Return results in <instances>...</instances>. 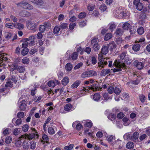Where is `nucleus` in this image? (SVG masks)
<instances>
[{
    "label": "nucleus",
    "mask_w": 150,
    "mask_h": 150,
    "mask_svg": "<svg viewBox=\"0 0 150 150\" xmlns=\"http://www.w3.org/2000/svg\"><path fill=\"white\" fill-rule=\"evenodd\" d=\"M32 130L33 132H34L33 133L29 134L22 135L21 136V138H23V139H27L29 140L32 139L34 138L35 139L38 138V135L35 129V128H32Z\"/></svg>",
    "instance_id": "nucleus-1"
},
{
    "label": "nucleus",
    "mask_w": 150,
    "mask_h": 150,
    "mask_svg": "<svg viewBox=\"0 0 150 150\" xmlns=\"http://www.w3.org/2000/svg\"><path fill=\"white\" fill-rule=\"evenodd\" d=\"M103 55L101 54H98V59L100 61L98 63V67H99L100 69H101L104 67V66L106 65L108 62L107 61L109 58H105L103 59H102Z\"/></svg>",
    "instance_id": "nucleus-2"
},
{
    "label": "nucleus",
    "mask_w": 150,
    "mask_h": 150,
    "mask_svg": "<svg viewBox=\"0 0 150 150\" xmlns=\"http://www.w3.org/2000/svg\"><path fill=\"white\" fill-rule=\"evenodd\" d=\"M113 65H115L117 67V69H114V72L120 71L122 70V68L124 70L126 69V66L125 64L124 63H122L119 62L117 60H116L113 63Z\"/></svg>",
    "instance_id": "nucleus-3"
},
{
    "label": "nucleus",
    "mask_w": 150,
    "mask_h": 150,
    "mask_svg": "<svg viewBox=\"0 0 150 150\" xmlns=\"http://www.w3.org/2000/svg\"><path fill=\"white\" fill-rule=\"evenodd\" d=\"M97 75V74L96 71L91 70L84 72L81 74V77L83 78H85L93 76H95Z\"/></svg>",
    "instance_id": "nucleus-4"
},
{
    "label": "nucleus",
    "mask_w": 150,
    "mask_h": 150,
    "mask_svg": "<svg viewBox=\"0 0 150 150\" xmlns=\"http://www.w3.org/2000/svg\"><path fill=\"white\" fill-rule=\"evenodd\" d=\"M18 4L20 6L25 9L30 10L33 8L32 6L25 1L20 3Z\"/></svg>",
    "instance_id": "nucleus-5"
},
{
    "label": "nucleus",
    "mask_w": 150,
    "mask_h": 150,
    "mask_svg": "<svg viewBox=\"0 0 150 150\" xmlns=\"http://www.w3.org/2000/svg\"><path fill=\"white\" fill-rule=\"evenodd\" d=\"M133 4L135 6L136 8L139 11H141L143 8V4L140 2V0H134Z\"/></svg>",
    "instance_id": "nucleus-6"
},
{
    "label": "nucleus",
    "mask_w": 150,
    "mask_h": 150,
    "mask_svg": "<svg viewBox=\"0 0 150 150\" xmlns=\"http://www.w3.org/2000/svg\"><path fill=\"white\" fill-rule=\"evenodd\" d=\"M6 54H0V67H3V68H4L5 65L3 63V60H7L8 59V58L6 56Z\"/></svg>",
    "instance_id": "nucleus-7"
},
{
    "label": "nucleus",
    "mask_w": 150,
    "mask_h": 150,
    "mask_svg": "<svg viewBox=\"0 0 150 150\" xmlns=\"http://www.w3.org/2000/svg\"><path fill=\"white\" fill-rule=\"evenodd\" d=\"M26 25L28 28L29 29L33 30L36 28L37 25L36 23H35L32 21H28L26 22Z\"/></svg>",
    "instance_id": "nucleus-8"
},
{
    "label": "nucleus",
    "mask_w": 150,
    "mask_h": 150,
    "mask_svg": "<svg viewBox=\"0 0 150 150\" xmlns=\"http://www.w3.org/2000/svg\"><path fill=\"white\" fill-rule=\"evenodd\" d=\"M87 88L88 89L91 90L93 91H100L102 89V88L99 87L97 84H92L91 86H88Z\"/></svg>",
    "instance_id": "nucleus-9"
},
{
    "label": "nucleus",
    "mask_w": 150,
    "mask_h": 150,
    "mask_svg": "<svg viewBox=\"0 0 150 150\" xmlns=\"http://www.w3.org/2000/svg\"><path fill=\"white\" fill-rule=\"evenodd\" d=\"M134 65L139 69H141L144 67V64L141 62L135 61L134 62Z\"/></svg>",
    "instance_id": "nucleus-10"
},
{
    "label": "nucleus",
    "mask_w": 150,
    "mask_h": 150,
    "mask_svg": "<svg viewBox=\"0 0 150 150\" xmlns=\"http://www.w3.org/2000/svg\"><path fill=\"white\" fill-rule=\"evenodd\" d=\"M72 126L74 127H76L77 129L79 130L81 129L82 126L80 123H78L77 122H75L73 123Z\"/></svg>",
    "instance_id": "nucleus-11"
},
{
    "label": "nucleus",
    "mask_w": 150,
    "mask_h": 150,
    "mask_svg": "<svg viewBox=\"0 0 150 150\" xmlns=\"http://www.w3.org/2000/svg\"><path fill=\"white\" fill-rule=\"evenodd\" d=\"M21 104L19 105V108L21 110H25L26 109V105L24 100H23L22 102H20Z\"/></svg>",
    "instance_id": "nucleus-12"
},
{
    "label": "nucleus",
    "mask_w": 150,
    "mask_h": 150,
    "mask_svg": "<svg viewBox=\"0 0 150 150\" xmlns=\"http://www.w3.org/2000/svg\"><path fill=\"white\" fill-rule=\"evenodd\" d=\"M41 142H44L47 143H48L49 139L47 136L45 134H42V135Z\"/></svg>",
    "instance_id": "nucleus-13"
},
{
    "label": "nucleus",
    "mask_w": 150,
    "mask_h": 150,
    "mask_svg": "<svg viewBox=\"0 0 150 150\" xmlns=\"http://www.w3.org/2000/svg\"><path fill=\"white\" fill-rule=\"evenodd\" d=\"M19 15L22 17L29 16L30 13L26 11H23L19 13Z\"/></svg>",
    "instance_id": "nucleus-14"
},
{
    "label": "nucleus",
    "mask_w": 150,
    "mask_h": 150,
    "mask_svg": "<svg viewBox=\"0 0 150 150\" xmlns=\"http://www.w3.org/2000/svg\"><path fill=\"white\" fill-rule=\"evenodd\" d=\"M108 46L111 51L112 50L116 47V45L114 42L110 43Z\"/></svg>",
    "instance_id": "nucleus-15"
},
{
    "label": "nucleus",
    "mask_w": 150,
    "mask_h": 150,
    "mask_svg": "<svg viewBox=\"0 0 150 150\" xmlns=\"http://www.w3.org/2000/svg\"><path fill=\"white\" fill-rule=\"evenodd\" d=\"M81 81L77 80L74 82L71 85V87L72 88H75L78 86L81 83Z\"/></svg>",
    "instance_id": "nucleus-16"
},
{
    "label": "nucleus",
    "mask_w": 150,
    "mask_h": 150,
    "mask_svg": "<svg viewBox=\"0 0 150 150\" xmlns=\"http://www.w3.org/2000/svg\"><path fill=\"white\" fill-rule=\"evenodd\" d=\"M110 72V69H103L100 73V75L105 76L106 74H109Z\"/></svg>",
    "instance_id": "nucleus-17"
},
{
    "label": "nucleus",
    "mask_w": 150,
    "mask_h": 150,
    "mask_svg": "<svg viewBox=\"0 0 150 150\" xmlns=\"http://www.w3.org/2000/svg\"><path fill=\"white\" fill-rule=\"evenodd\" d=\"M108 51V47L107 46H104L101 49V53L103 54H106Z\"/></svg>",
    "instance_id": "nucleus-18"
},
{
    "label": "nucleus",
    "mask_w": 150,
    "mask_h": 150,
    "mask_svg": "<svg viewBox=\"0 0 150 150\" xmlns=\"http://www.w3.org/2000/svg\"><path fill=\"white\" fill-rule=\"evenodd\" d=\"M69 80L67 76L64 77L62 81V84L64 85H66L69 82Z\"/></svg>",
    "instance_id": "nucleus-19"
},
{
    "label": "nucleus",
    "mask_w": 150,
    "mask_h": 150,
    "mask_svg": "<svg viewBox=\"0 0 150 150\" xmlns=\"http://www.w3.org/2000/svg\"><path fill=\"white\" fill-rule=\"evenodd\" d=\"M23 138H21V136L18 138V139L16 140L15 141V144L16 146H21L22 143L21 140L24 139Z\"/></svg>",
    "instance_id": "nucleus-20"
},
{
    "label": "nucleus",
    "mask_w": 150,
    "mask_h": 150,
    "mask_svg": "<svg viewBox=\"0 0 150 150\" xmlns=\"http://www.w3.org/2000/svg\"><path fill=\"white\" fill-rule=\"evenodd\" d=\"M109 29L112 31H113L114 29L116 28V25L114 22H112L109 24Z\"/></svg>",
    "instance_id": "nucleus-21"
},
{
    "label": "nucleus",
    "mask_w": 150,
    "mask_h": 150,
    "mask_svg": "<svg viewBox=\"0 0 150 150\" xmlns=\"http://www.w3.org/2000/svg\"><path fill=\"white\" fill-rule=\"evenodd\" d=\"M140 48V45L138 44H136L133 46L132 48L133 50L137 52L139 50Z\"/></svg>",
    "instance_id": "nucleus-22"
},
{
    "label": "nucleus",
    "mask_w": 150,
    "mask_h": 150,
    "mask_svg": "<svg viewBox=\"0 0 150 150\" xmlns=\"http://www.w3.org/2000/svg\"><path fill=\"white\" fill-rule=\"evenodd\" d=\"M123 30L120 28H118L117 29L115 33L116 35L121 36L123 34Z\"/></svg>",
    "instance_id": "nucleus-23"
},
{
    "label": "nucleus",
    "mask_w": 150,
    "mask_h": 150,
    "mask_svg": "<svg viewBox=\"0 0 150 150\" xmlns=\"http://www.w3.org/2000/svg\"><path fill=\"white\" fill-rule=\"evenodd\" d=\"M29 143L30 142H28L24 141L23 144V149L25 150H28L29 147Z\"/></svg>",
    "instance_id": "nucleus-24"
},
{
    "label": "nucleus",
    "mask_w": 150,
    "mask_h": 150,
    "mask_svg": "<svg viewBox=\"0 0 150 150\" xmlns=\"http://www.w3.org/2000/svg\"><path fill=\"white\" fill-rule=\"evenodd\" d=\"M72 65L69 63L67 64L65 66V69L67 71H70L72 68Z\"/></svg>",
    "instance_id": "nucleus-25"
},
{
    "label": "nucleus",
    "mask_w": 150,
    "mask_h": 150,
    "mask_svg": "<svg viewBox=\"0 0 150 150\" xmlns=\"http://www.w3.org/2000/svg\"><path fill=\"white\" fill-rule=\"evenodd\" d=\"M134 144L132 142H128L126 145V147L127 148L131 149L134 148Z\"/></svg>",
    "instance_id": "nucleus-26"
},
{
    "label": "nucleus",
    "mask_w": 150,
    "mask_h": 150,
    "mask_svg": "<svg viewBox=\"0 0 150 150\" xmlns=\"http://www.w3.org/2000/svg\"><path fill=\"white\" fill-rule=\"evenodd\" d=\"M15 27L19 30H22L24 28L23 25L20 23H15Z\"/></svg>",
    "instance_id": "nucleus-27"
},
{
    "label": "nucleus",
    "mask_w": 150,
    "mask_h": 150,
    "mask_svg": "<svg viewBox=\"0 0 150 150\" xmlns=\"http://www.w3.org/2000/svg\"><path fill=\"white\" fill-rule=\"evenodd\" d=\"M123 124L125 126H127L130 123V121L127 117H125L122 119Z\"/></svg>",
    "instance_id": "nucleus-28"
},
{
    "label": "nucleus",
    "mask_w": 150,
    "mask_h": 150,
    "mask_svg": "<svg viewBox=\"0 0 150 150\" xmlns=\"http://www.w3.org/2000/svg\"><path fill=\"white\" fill-rule=\"evenodd\" d=\"M29 39L30 41V43H29V45H33L34 43V41L35 39V36L34 35L30 36L29 37Z\"/></svg>",
    "instance_id": "nucleus-29"
},
{
    "label": "nucleus",
    "mask_w": 150,
    "mask_h": 150,
    "mask_svg": "<svg viewBox=\"0 0 150 150\" xmlns=\"http://www.w3.org/2000/svg\"><path fill=\"white\" fill-rule=\"evenodd\" d=\"M130 26V24L127 22H125L123 24L122 27L124 30H128Z\"/></svg>",
    "instance_id": "nucleus-30"
},
{
    "label": "nucleus",
    "mask_w": 150,
    "mask_h": 150,
    "mask_svg": "<svg viewBox=\"0 0 150 150\" xmlns=\"http://www.w3.org/2000/svg\"><path fill=\"white\" fill-rule=\"evenodd\" d=\"M15 23H6L5 24V27L11 29H13L14 27H15Z\"/></svg>",
    "instance_id": "nucleus-31"
},
{
    "label": "nucleus",
    "mask_w": 150,
    "mask_h": 150,
    "mask_svg": "<svg viewBox=\"0 0 150 150\" xmlns=\"http://www.w3.org/2000/svg\"><path fill=\"white\" fill-rule=\"evenodd\" d=\"M100 98V95L98 93H96L93 96V98L96 101H98Z\"/></svg>",
    "instance_id": "nucleus-32"
},
{
    "label": "nucleus",
    "mask_w": 150,
    "mask_h": 150,
    "mask_svg": "<svg viewBox=\"0 0 150 150\" xmlns=\"http://www.w3.org/2000/svg\"><path fill=\"white\" fill-rule=\"evenodd\" d=\"M60 27L59 26H56L53 29L54 33L56 35H58V34L60 31Z\"/></svg>",
    "instance_id": "nucleus-33"
},
{
    "label": "nucleus",
    "mask_w": 150,
    "mask_h": 150,
    "mask_svg": "<svg viewBox=\"0 0 150 150\" xmlns=\"http://www.w3.org/2000/svg\"><path fill=\"white\" fill-rule=\"evenodd\" d=\"M48 133L51 135L53 134H54L55 132L54 129L51 127H49L48 128Z\"/></svg>",
    "instance_id": "nucleus-34"
},
{
    "label": "nucleus",
    "mask_w": 150,
    "mask_h": 150,
    "mask_svg": "<svg viewBox=\"0 0 150 150\" xmlns=\"http://www.w3.org/2000/svg\"><path fill=\"white\" fill-rule=\"evenodd\" d=\"M72 108L71 105L70 103L66 105L64 107V109L66 111H69Z\"/></svg>",
    "instance_id": "nucleus-35"
},
{
    "label": "nucleus",
    "mask_w": 150,
    "mask_h": 150,
    "mask_svg": "<svg viewBox=\"0 0 150 150\" xmlns=\"http://www.w3.org/2000/svg\"><path fill=\"white\" fill-rule=\"evenodd\" d=\"M112 37V35L111 33H107L106 34L104 37V40H108Z\"/></svg>",
    "instance_id": "nucleus-36"
},
{
    "label": "nucleus",
    "mask_w": 150,
    "mask_h": 150,
    "mask_svg": "<svg viewBox=\"0 0 150 150\" xmlns=\"http://www.w3.org/2000/svg\"><path fill=\"white\" fill-rule=\"evenodd\" d=\"M29 52V50L28 48L23 49L21 52V54L22 55L25 56Z\"/></svg>",
    "instance_id": "nucleus-37"
},
{
    "label": "nucleus",
    "mask_w": 150,
    "mask_h": 150,
    "mask_svg": "<svg viewBox=\"0 0 150 150\" xmlns=\"http://www.w3.org/2000/svg\"><path fill=\"white\" fill-rule=\"evenodd\" d=\"M121 90L119 88L115 87V88H114V92L115 93L116 95H119L120 92H121Z\"/></svg>",
    "instance_id": "nucleus-38"
},
{
    "label": "nucleus",
    "mask_w": 150,
    "mask_h": 150,
    "mask_svg": "<svg viewBox=\"0 0 150 150\" xmlns=\"http://www.w3.org/2000/svg\"><path fill=\"white\" fill-rule=\"evenodd\" d=\"M137 31L139 34L142 35L144 33V28L142 27H140L138 28Z\"/></svg>",
    "instance_id": "nucleus-39"
},
{
    "label": "nucleus",
    "mask_w": 150,
    "mask_h": 150,
    "mask_svg": "<svg viewBox=\"0 0 150 150\" xmlns=\"http://www.w3.org/2000/svg\"><path fill=\"white\" fill-rule=\"evenodd\" d=\"M107 140L109 142H111L115 140V137L114 136L111 135L107 137Z\"/></svg>",
    "instance_id": "nucleus-40"
},
{
    "label": "nucleus",
    "mask_w": 150,
    "mask_h": 150,
    "mask_svg": "<svg viewBox=\"0 0 150 150\" xmlns=\"http://www.w3.org/2000/svg\"><path fill=\"white\" fill-rule=\"evenodd\" d=\"M98 39L97 38H93L91 41V45H96L98 44Z\"/></svg>",
    "instance_id": "nucleus-41"
},
{
    "label": "nucleus",
    "mask_w": 150,
    "mask_h": 150,
    "mask_svg": "<svg viewBox=\"0 0 150 150\" xmlns=\"http://www.w3.org/2000/svg\"><path fill=\"white\" fill-rule=\"evenodd\" d=\"M24 113L22 112H19L18 113L17 116L18 117L21 119L24 117Z\"/></svg>",
    "instance_id": "nucleus-42"
},
{
    "label": "nucleus",
    "mask_w": 150,
    "mask_h": 150,
    "mask_svg": "<svg viewBox=\"0 0 150 150\" xmlns=\"http://www.w3.org/2000/svg\"><path fill=\"white\" fill-rule=\"evenodd\" d=\"M139 98L140 101L142 103L144 102L146 99V97L144 95H143L142 94L139 95Z\"/></svg>",
    "instance_id": "nucleus-43"
},
{
    "label": "nucleus",
    "mask_w": 150,
    "mask_h": 150,
    "mask_svg": "<svg viewBox=\"0 0 150 150\" xmlns=\"http://www.w3.org/2000/svg\"><path fill=\"white\" fill-rule=\"evenodd\" d=\"M12 141V138L10 136L7 137L5 139V142L7 144L11 143Z\"/></svg>",
    "instance_id": "nucleus-44"
},
{
    "label": "nucleus",
    "mask_w": 150,
    "mask_h": 150,
    "mask_svg": "<svg viewBox=\"0 0 150 150\" xmlns=\"http://www.w3.org/2000/svg\"><path fill=\"white\" fill-rule=\"evenodd\" d=\"M29 128V126L28 125H24L22 127V131L24 132H27L28 131Z\"/></svg>",
    "instance_id": "nucleus-45"
},
{
    "label": "nucleus",
    "mask_w": 150,
    "mask_h": 150,
    "mask_svg": "<svg viewBox=\"0 0 150 150\" xmlns=\"http://www.w3.org/2000/svg\"><path fill=\"white\" fill-rule=\"evenodd\" d=\"M35 2H33V3L37 5L42 6L43 4V1L42 0H35Z\"/></svg>",
    "instance_id": "nucleus-46"
},
{
    "label": "nucleus",
    "mask_w": 150,
    "mask_h": 150,
    "mask_svg": "<svg viewBox=\"0 0 150 150\" xmlns=\"http://www.w3.org/2000/svg\"><path fill=\"white\" fill-rule=\"evenodd\" d=\"M87 9L89 11H92L93 10L94 8V5L89 4L87 6Z\"/></svg>",
    "instance_id": "nucleus-47"
},
{
    "label": "nucleus",
    "mask_w": 150,
    "mask_h": 150,
    "mask_svg": "<svg viewBox=\"0 0 150 150\" xmlns=\"http://www.w3.org/2000/svg\"><path fill=\"white\" fill-rule=\"evenodd\" d=\"M25 71V68L21 66H19L17 68V71H18L20 73H23Z\"/></svg>",
    "instance_id": "nucleus-48"
},
{
    "label": "nucleus",
    "mask_w": 150,
    "mask_h": 150,
    "mask_svg": "<svg viewBox=\"0 0 150 150\" xmlns=\"http://www.w3.org/2000/svg\"><path fill=\"white\" fill-rule=\"evenodd\" d=\"M74 144H71L69 146H66L64 147V149L66 150H71L74 147Z\"/></svg>",
    "instance_id": "nucleus-49"
},
{
    "label": "nucleus",
    "mask_w": 150,
    "mask_h": 150,
    "mask_svg": "<svg viewBox=\"0 0 150 150\" xmlns=\"http://www.w3.org/2000/svg\"><path fill=\"white\" fill-rule=\"evenodd\" d=\"M107 91L110 94H112L114 92V88L112 86H109V87H108Z\"/></svg>",
    "instance_id": "nucleus-50"
},
{
    "label": "nucleus",
    "mask_w": 150,
    "mask_h": 150,
    "mask_svg": "<svg viewBox=\"0 0 150 150\" xmlns=\"http://www.w3.org/2000/svg\"><path fill=\"white\" fill-rule=\"evenodd\" d=\"M45 28L43 25H40L39 28V30L41 33H43L45 30Z\"/></svg>",
    "instance_id": "nucleus-51"
},
{
    "label": "nucleus",
    "mask_w": 150,
    "mask_h": 150,
    "mask_svg": "<svg viewBox=\"0 0 150 150\" xmlns=\"http://www.w3.org/2000/svg\"><path fill=\"white\" fill-rule=\"evenodd\" d=\"M22 122V120L21 119H18L16 120L14 124L15 126H19L21 124Z\"/></svg>",
    "instance_id": "nucleus-52"
},
{
    "label": "nucleus",
    "mask_w": 150,
    "mask_h": 150,
    "mask_svg": "<svg viewBox=\"0 0 150 150\" xmlns=\"http://www.w3.org/2000/svg\"><path fill=\"white\" fill-rule=\"evenodd\" d=\"M108 118L111 120L113 121L114 120L116 117L115 115L114 114H110L108 117Z\"/></svg>",
    "instance_id": "nucleus-53"
},
{
    "label": "nucleus",
    "mask_w": 150,
    "mask_h": 150,
    "mask_svg": "<svg viewBox=\"0 0 150 150\" xmlns=\"http://www.w3.org/2000/svg\"><path fill=\"white\" fill-rule=\"evenodd\" d=\"M78 55L76 52L73 53L71 56V58L73 60H75L77 59Z\"/></svg>",
    "instance_id": "nucleus-54"
},
{
    "label": "nucleus",
    "mask_w": 150,
    "mask_h": 150,
    "mask_svg": "<svg viewBox=\"0 0 150 150\" xmlns=\"http://www.w3.org/2000/svg\"><path fill=\"white\" fill-rule=\"evenodd\" d=\"M107 8V6L105 4H102L100 6L99 8L102 11H105Z\"/></svg>",
    "instance_id": "nucleus-55"
},
{
    "label": "nucleus",
    "mask_w": 150,
    "mask_h": 150,
    "mask_svg": "<svg viewBox=\"0 0 150 150\" xmlns=\"http://www.w3.org/2000/svg\"><path fill=\"white\" fill-rule=\"evenodd\" d=\"M11 35L12 34L11 33L9 32L6 33L5 35V38L7 40H8L11 38Z\"/></svg>",
    "instance_id": "nucleus-56"
},
{
    "label": "nucleus",
    "mask_w": 150,
    "mask_h": 150,
    "mask_svg": "<svg viewBox=\"0 0 150 150\" xmlns=\"http://www.w3.org/2000/svg\"><path fill=\"white\" fill-rule=\"evenodd\" d=\"M48 86L50 87H54L55 86V82L53 81H51L48 83Z\"/></svg>",
    "instance_id": "nucleus-57"
},
{
    "label": "nucleus",
    "mask_w": 150,
    "mask_h": 150,
    "mask_svg": "<svg viewBox=\"0 0 150 150\" xmlns=\"http://www.w3.org/2000/svg\"><path fill=\"white\" fill-rule=\"evenodd\" d=\"M36 143L34 142H31L30 144V148L32 149H34L36 147Z\"/></svg>",
    "instance_id": "nucleus-58"
},
{
    "label": "nucleus",
    "mask_w": 150,
    "mask_h": 150,
    "mask_svg": "<svg viewBox=\"0 0 150 150\" xmlns=\"http://www.w3.org/2000/svg\"><path fill=\"white\" fill-rule=\"evenodd\" d=\"M95 51H98L100 49V47L98 44L96 45H94L91 46Z\"/></svg>",
    "instance_id": "nucleus-59"
},
{
    "label": "nucleus",
    "mask_w": 150,
    "mask_h": 150,
    "mask_svg": "<svg viewBox=\"0 0 150 150\" xmlns=\"http://www.w3.org/2000/svg\"><path fill=\"white\" fill-rule=\"evenodd\" d=\"M29 58L27 57H25L22 60V62L23 63L28 64L29 63Z\"/></svg>",
    "instance_id": "nucleus-60"
},
{
    "label": "nucleus",
    "mask_w": 150,
    "mask_h": 150,
    "mask_svg": "<svg viewBox=\"0 0 150 150\" xmlns=\"http://www.w3.org/2000/svg\"><path fill=\"white\" fill-rule=\"evenodd\" d=\"M18 78L12 75L11 77V80L13 81L14 83H16L17 82Z\"/></svg>",
    "instance_id": "nucleus-61"
},
{
    "label": "nucleus",
    "mask_w": 150,
    "mask_h": 150,
    "mask_svg": "<svg viewBox=\"0 0 150 150\" xmlns=\"http://www.w3.org/2000/svg\"><path fill=\"white\" fill-rule=\"evenodd\" d=\"M138 133L137 132H134L132 136V138L133 139V140L134 139L135 140L137 139L138 138Z\"/></svg>",
    "instance_id": "nucleus-62"
},
{
    "label": "nucleus",
    "mask_w": 150,
    "mask_h": 150,
    "mask_svg": "<svg viewBox=\"0 0 150 150\" xmlns=\"http://www.w3.org/2000/svg\"><path fill=\"white\" fill-rule=\"evenodd\" d=\"M20 130H18V129L16 128L14 129L13 130V134L15 135H18L20 133Z\"/></svg>",
    "instance_id": "nucleus-63"
},
{
    "label": "nucleus",
    "mask_w": 150,
    "mask_h": 150,
    "mask_svg": "<svg viewBox=\"0 0 150 150\" xmlns=\"http://www.w3.org/2000/svg\"><path fill=\"white\" fill-rule=\"evenodd\" d=\"M10 130V129L7 128L3 131V133L4 135L8 134L9 133Z\"/></svg>",
    "instance_id": "nucleus-64"
}]
</instances>
